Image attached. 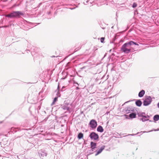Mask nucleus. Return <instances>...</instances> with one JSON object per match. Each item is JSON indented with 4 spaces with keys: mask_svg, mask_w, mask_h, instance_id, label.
<instances>
[{
    "mask_svg": "<svg viewBox=\"0 0 159 159\" xmlns=\"http://www.w3.org/2000/svg\"><path fill=\"white\" fill-rule=\"evenodd\" d=\"M133 44L139 46L138 43L131 41L125 43L121 48V50L125 53H129L131 50H134L133 48L131 47V46Z\"/></svg>",
    "mask_w": 159,
    "mask_h": 159,
    "instance_id": "f257e3e1",
    "label": "nucleus"
},
{
    "mask_svg": "<svg viewBox=\"0 0 159 159\" xmlns=\"http://www.w3.org/2000/svg\"><path fill=\"white\" fill-rule=\"evenodd\" d=\"M23 15V14L21 11H15L6 15L5 16L10 18H19L20 15Z\"/></svg>",
    "mask_w": 159,
    "mask_h": 159,
    "instance_id": "f03ea898",
    "label": "nucleus"
},
{
    "mask_svg": "<svg viewBox=\"0 0 159 159\" xmlns=\"http://www.w3.org/2000/svg\"><path fill=\"white\" fill-rule=\"evenodd\" d=\"M152 100V98L150 96L147 97L143 102L144 105L146 106L149 105L151 102Z\"/></svg>",
    "mask_w": 159,
    "mask_h": 159,
    "instance_id": "7ed1b4c3",
    "label": "nucleus"
},
{
    "mask_svg": "<svg viewBox=\"0 0 159 159\" xmlns=\"http://www.w3.org/2000/svg\"><path fill=\"white\" fill-rule=\"evenodd\" d=\"M89 136L92 139H93L94 140H97L99 138L98 135L94 132L91 133L90 134Z\"/></svg>",
    "mask_w": 159,
    "mask_h": 159,
    "instance_id": "20e7f679",
    "label": "nucleus"
},
{
    "mask_svg": "<svg viewBox=\"0 0 159 159\" xmlns=\"http://www.w3.org/2000/svg\"><path fill=\"white\" fill-rule=\"evenodd\" d=\"M89 125L90 127L92 129L95 128L97 125L96 121L94 120H92L90 121Z\"/></svg>",
    "mask_w": 159,
    "mask_h": 159,
    "instance_id": "39448f33",
    "label": "nucleus"
},
{
    "mask_svg": "<svg viewBox=\"0 0 159 159\" xmlns=\"http://www.w3.org/2000/svg\"><path fill=\"white\" fill-rule=\"evenodd\" d=\"M105 147L104 146H102L100 148L99 150L98 151H97V153H96L95 154V155L96 156H97L100 153L102 152V151H103V150L104 149Z\"/></svg>",
    "mask_w": 159,
    "mask_h": 159,
    "instance_id": "423d86ee",
    "label": "nucleus"
},
{
    "mask_svg": "<svg viewBox=\"0 0 159 159\" xmlns=\"http://www.w3.org/2000/svg\"><path fill=\"white\" fill-rule=\"evenodd\" d=\"M97 130L98 132H102L103 131L104 129L102 126L99 125L97 128Z\"/></svg>",
    "mask_w": 159,
    "mask_h": 159,
    "instance_id": "0eeeda50",
    "label": "nucleus"
},
{
    "mask_svg": "<svg viewBox=\"0 0 159 159\" xmlns=\"http://www.w3.org/2000/svg\"><path fill=\"white\" fill-rule=\"evenodd\" d=\"M145 93V91L144 90H142L141 91L139 94V96L140 97H142Z\"/></svg>",
    "mask_w": 159,
    "mask_h": 159,
    "instance_id": "6e6552de",
    "label": "nucleus"
},
{
    "mask_svg": "<svg viewBox=\"0 0 159 159\" xmlns=\"http://www.w3.org/2000/svg\"><path fill=\"white\" fill-rule=\"evenodd\" d=\"M136 116V114L134 113H132L129 115V117L131 118H135Z\"/></svg>",
    "mask_w": 159,
    "mask_h": 159,
    "instance_id": "1a4fd4ad",
    "label": "nucleus"
},
{
    "mask_svg": "<svg viewBox=\"0 0 159 159\" xmlns=\"http://www.w3.org/2000/svg\"><path fill=\"white\" fill-rule=\"evenodd\" d=\"M142 103V102L139 100H138L136 102V104L139 107H140Z\"/></svg>",
    "mask_w": 159,
    "mask_h": 159,
    "instance_id": "9d476101",
    "label": "nucleus"
},
{
    "mask_svg": "<svg viewBox=\"0 0 159 159\" xmlns=\"http://www.w3.org/2000/svg\"><path fill=\"white\" fill-rule=\"evenodd\" d=\"M96 146V143H94L93 142H92L91 143V147L92 148H95Z\"/></svg>",
    "mask_w": 159,
    "mask_h": 159,
    "instance_id": "9b49d317",
    "label": "nucleus"
},
{
    "mask_svg": "<svg viewBox=\"0 0 159 159\" xmlns=\"http://www.w3.org/2000/svg\"><path fill=\"white\" fill-rule=\"evenodd\" d=\"M153 119L156 121L158 120H159V115H155L153 117Z\"/></svg>",
    "mask_w": 159,
    "mask_h": 159,
    "instance_id": "f8f14e48",
    "label": "nucleus"
},
{
    "mask_svg": "<svg viewBox=\"0 0 159 159\" xmlns=\"http://www.w3.org/2000/svg\"><path fill=\"white\" fill-rule=\"evenodd\" d=\"M83 134L81 133H80L78 136V138L79 139H80L83 138Z\"/></svg>",
    "mask_w": 159,
    "mask_h": 159,
    "instance_id": "ddd939ff",
    "label": "nucleus"
},
{
    "mask_svg": "<svg viewBox=\"0 0 159 159\" xmlns=\"http://www.w3.org/2000/svg\"><path fill=\"white\" fill-rule=\"evenodd\" d=\"M57 100V98L56 97L53 100V102H52V104H54L55 102H56Z\"/></svg>",
    "mask_w": 159,
    "mask_h": 159,
    "instance_id": "4468645a",
    "label": "nucleus"
},
{
    "mask_svg": "<svg viewBox=\"0 0 159 159\" xmlns=\"http://www.w3.org/2000/svg\"><path fill=\"white\" fill-rule=\"evenodd\" d=\"M105 38L104 37H102L101 38L100 40L101 43H103L104 40Z\"/></svg>",
    "mask_w": 159,
    "mask_h": 159,
    "instance_id": "2eb2a0df",
    "label": "nucleus"
},
{
    "mask_svg": "<svg viewBox=\"0 0 159 159\" xmlns=\"http://www.w3.org/2000/svg\"><path fill=\"white\" fill-rule=\"evenodd\" d=\"M137 6V4H136V3H134L133 4V6H132V7L133 8H135V7H136Z\"/></svg>",
    "mask_w": 159,
    "mask_h": 159,
    "instance_id": "dca6fc26",
    "label": "nucleus"
},
{
    "mask_svg": "<svg viewBox=\"0 0 159 159\" xmlns=\"http://www.w3.org/2000/svg\"><path fill=\"white\" fill-rule=\"evenodd\" d=\"M64 109L65 110H69V108L68 107H66V108H64Z\"/></svg>",
    "mask_w": 159,
    "mask_h": 159,
    "instance_id": "f3484780",
    "label": "nucleus"
},
{
    "mask_svg": "<svg viewBox=\"0 0 159 159\" xmlns=\"http://www.w3.org/2000/svg\"><path fill=\"white\" fill-rule=\"evenodd\" d=\"M157 106H158V108H159V102H158V103L157 104Z\"/></svg>",
    "mask_w": 159,
    "mask_h": 159,
    "instance_id": "a211bd4d",
    "label": "nucleus"
},
{
    "mask_svg": "<svg viewBox=\"0 0 159 159\" xmlns=\"http://www.w3.org/2000/svg\"><path fill=\"white\" fill-rule=\"evenodd\" d=\"M7 26H4V27H7Z\"/></svg>",
    "mask_w": 159,
    "mask_h": 159,
    "instance_id": "6ab92c4d",
    "label": "nucleus"
}]
</instances>
